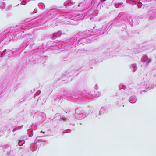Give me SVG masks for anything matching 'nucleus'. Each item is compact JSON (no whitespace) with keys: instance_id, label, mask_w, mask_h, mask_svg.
I'll return each mask as SVG.
<instances>
[{"instance_id":"1","label":"nucleus","mask_w":156,"mask_h":156,"mask_svg":"<svg viewBox=\"0 0 156 156\" xmlns=\"http://www.w3.org/2000/svg\"><path fill=\"white\" fill-rule=\"evenodd\" d=\"M106 0H101V1L102 2H105V1H106Z\"/></svg>"}]
</instances>
